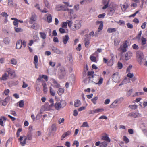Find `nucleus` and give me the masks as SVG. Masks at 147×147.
Segmentation results:
<instances>
[{
    "mask_svg": "<svg viewBox=\"0 0 147 147\" xmlns=\"http://www.w3.org/2000/svg\"><path fill=\"white\" fill-rule=\"evenodd\" d=\"M63 3L65 4L66 5L60 4L57 5L56 7V10L57 11L62 10L65 11H69V9L67 7H72V5H70L69 3L68 2H63Z\"/></svg>",
    "mask_w": 147,
    "mask_h": 147,
    "instance_id": "obj_1",
    "label": "nucleus"
},
{
    "mask_svg": "<svg viewBox=\"0 0 147 147\" xmlns=\"http://www.w3.org/2000/svg\"><path fill=\"white\" fill-rule=\"evenodd\" d=\"M92 78L94 79L93 80L96 82H94L95 84L100 86L102 83L103 80V78L99 75H94L92 76Z\"/></svg>",
    "mask_w": 147,
    "mask_h": 147,
    "instance_id": "obj_2",
    "label": "nucleus"
},
{
    "mask_svg": "<svg viewBox=\"0 0 147 147\" xmlns=\"http://www.w3.org/2000/svg\"><path fill=\"white\" fill-rule=\"evenodd\" d=\"M82 22L80 20H76L71 27V29L73 31H76L79 29L82 26Z\"/></svg>",
    "mask_w": 147,
    "mask_h": 147,
    "instance_id": "obj_3",
    "label": "nucleus"
},
{
    "mask_svg": "<svg viewBox=\"0 0 147 147\" xmlns=\"http://www.w3.org/2000/svg\"><path fill=\"white\" fill-rule=\"evenodd\" d=\"M136 57L139 64H142V60L144 59V55L143 53L140 51H138L136 53Z\"/></svg>",
    "mask_w": 147,
    "mask_h": 147,
    "instance_id": "obj_4",
    "label": "nucleus"
},
{
    "mask_svg": "<svg viewBox=\"0 0 147 147\" xmlns=\"http://www.w3.org/2000/svg\"><path fill=\"white\" fill-rule=\"evenodd\" d=\"M66 102L65 100H61L60 102H56L54 106L57 110H59L62 108L64 107L66 105Z\"/></svg>",
    "mask_w": 147,
    "mask_h": 147,
    "instance_id": "obj_5",
    "label": "nucleus"
},
{
    "mask_svg": "<svg viewBox=\"0 0 147 147\" xmlns=\"http://www.w3.org/2000/svg\"><path fill=\"white\" fill-rule=\"evenodd\" d=\"M26 136L25 135L20 136L18 139V140L20 142V144L22 146H24L26 144Z\"/></svg>",
    "mask_w": 147,
    "mask_h": 147,
    "instance_id": "obj_6",
    "label": "nucleus"
},
{
    "mask_svg": "<svg viewBox=\"0 0 147 147\" xmlns=\"http://www.w3.org/2000/svg\"><path fill=\"white\" fill-rule=\"evenodd\" d=\"M133 56L132 52L130 51H128L125 53L124 56L123 58L125 61H127L130 59Z\"/></svg>",
    "mask_w": 147,
    "mask_h": 147,
    "instance_id": "obj_7",
    "label": "nucleus"
},
{
    "mask_svg": "<svg viewBox=\"0 0 147 147\" xmlns=\"http://www.w3.org/2000/svg\"><path fill=\"white\" fill-rule=\"evenodd\" d=\"M120 76L118 72H116L113 74L112 76V79L113 81L115 82H119Z\"/></svg>",
    "mask_w": 147,
    "mask_h": 147,
    "instance_id": "obj_8",
    "label": "nucleus"
},
{
    "mask_svg": "<svg viewBox=\"0 0 147 147\" xmlns=\"http://www.w3.org/2000/svg\"><path fill=\"white\" fill-rule=\"evenodd\" d=\"M101 139L103 140H105L109 143L111 142V140L108 137V135L106 133H104L103 135L101 136Z\"/></svg>",
    "mask_w": 147,
    "mask_h": 147,
    "instance_id": "obj_9",
    "label": "nucleus"
},
{
    "mask_svg": "<svg viewBox=\"0 0 147 147\" xmlns=\"http://www.w3.org/2000/svg\"><path fill=\"white\" fill-rule=\"evenodd\" d=\"M7 72L12 78H13L15 76V71L14 70H12L10 68H8L7 70Z\"/></svg>",
    "mask_w": 147,
    "mask_h": 147,
    "instance_id": "obj_10",
    "label": "nucleus"
},
{
    "mask_svg": "<svg viewBox=\"0 0 147 147\" xmlns=\"http://www.w3.org/2000/svg\"><path fill=\"white\" fill-rule=\"evenodd\" d=\"M141 115L138 113H131L128 115V116L132 117L134 118H136L140 117Z\"/></svg>",
    "mask_w": 147,
    "mask_h": 147,
    "instance_id": "obj_11",
    "label": "nucleus"
},
{
    "mask_svg": "<svg viewBox=\"0 0 147 147\" xmlns=\"http://www.w3.org/2000/svg\"><path fill=\"white\" fill-rule=\"evenodd\" d=\"M52 50L54 53L57 54H60L63 53V52L61 50L56 47H53L52 48Z\"/></svg>",
    "mask_w": 147,
    "mask_h": 147,
    "instance_id": "obj_12",
    "label": "nucleus"
},
{
    "mask_svg": "<svg viewBox=\"0 0 147 147\" xmlns=\"http://www.w3.org/2000/svg\"><path fill=\"white\" fill-rule=\"evenodd\" d=\"M120 5L123 11H125L129 7L128 4L126 2L125 3L123 4H121Z\"/></svg>",
    "mask_w": 147,
    "mask_h": 147,
    "instance_id": "obj_13",
    "label": "nucleus"
},
{
    "mask_svg": "<svg viewBox=\"0 0 147 147\" xmlns=\"http://www.w3.org/2000/svg\"><path fill=\"white\" fill-rule=\"evenodd\" d=\"M127 46L126 43H124L123 45L121 46L120 48H119V50L120 51H122V52H124L126 51L127 48Z\"/></svg>",
    "mask_w": 147,
    "mask_h": 147,
    "instance_id": "obj_14",
    "label": "nucleus"
},
{
    "mask_svg": "<svg viewBox=\"0 0 147 147\" xmlns=\"http://www.w3.org/2000/svg\"><path fill=\"white\" fill-rule=\"evenodd\" d=\"M22 42L21 40H19L17 42L16 45V48L18 49H20L22 47Z\"/></svg>",
    "mask_w": 147,
    "mask_h": 147,
    "instance_id": "obj_15",
    "label": "nucleus"
},
{
    "mask_svg": "<svg viewBox=\"0 0 147 147\" xmlns=\"http://www.w3.org/2000/svg\"><path fill=\"white\" fill-rule=\"evenodd\" d=\"M38 57L36 55H35L34 57V63L36 69H38Z\"/></svg>",
    "mask_w": 147,
    "mask_h": 147,
    "instance_id": "obj_16",
    "label": "nucleus"
},
{
    "mask_svg": "<svg viewBox=\"0 0 147 147\" xmlns=\"http://www.w3.org/2000/svg\"><path fill=\"white\" fill-rule=\"evenodd\" d=\"M43 86V90L44 93L46 94L48 91V88L45 82H43L42 84Z\"/></svg>",
    "mask_w": 147,
    "mask_h": 147,
    "instance_id": "obj_17",
    "label": "nucleus"
},
{
    "mask_svg": "<svg viewBox=\"0 0 147 147\" xmlns=\"http://www.w3.org/2000/svg\"><path fill=\"white\" fill-rule=\"evenodd\" d=\"M69 39V37L67 35H66L65 36L63 37L62 41L63 44L65 45H66Z\"/></svg>",
    "mask_w": 147,
    "mask_h": 147,
    "instance_id": "obj_18",
    "label": "nucleus"
},
{
    "mask_svg": "<svg viewBox=\"0 0 147 147\" xmlns=\"http://www.w3.org/2000/svg\"><path fill=\"white\" fill-rule=\"evenodd\" d=\"M130 79L129 78H128L127 77H125L123 80V81L119 85H122L124 84H127V82H130Z\"/></svg>",
    "mask_w": 147,
    "mask_h": 147,
    "instance_id": "obj_19",
    "label": "nucleus"
},
{
    "mask_svg": "<svg viewBox=\"0 0 147 147\" xmlns=\"http://www.w3.org/2000/svg\"><path fill=\"white\" fill-rule=\"evenodd\" d=\"M36 15L34 14L32 15L31 17L30 20L29 21V23L30 24H32L33 22L36 21Z\"/></svg>",
    "mask_w": 147,
    "mask_h": 147,
    "instance_id": "obj_20",
    "label": "nucleus"
},
{
    "mask_svg": "<svg viewBox=\"0 0 147 147\" xmlns=\"http://www.w3.org/2000/svg\"><path fill=\"white\" fill-rule=\"evenodd\" d=\"M114 56H113L111 57L110 59L109 60L107 63V65L108 66H111L113 65L114 63Z\"/></svg>",
    "mask_w": 147,
    "mask_h": 147,
    "instance_id": "obj_21",
    "label": "nucleus"
},
{
    "mask_svg": "<svg viewBox=\"0 0 147 147\" xmlns=\"http://www.w3.org/2000/svg\"><path fill=\"white\" fill-rule=\"evenodd\" d=\"M10 99L9 97H7L5 98L3 100L1 101V102L3 106H5L7 103L8 102Z\"/></svg>",
    "mask_w": 147,
    "mask_h": 147,
    "instance_id": "obj_22",
    "label": "nucleus"
},
{
    "mask_svg": "<svg viewBox=\"0 0 147 147\" xmlns=\"http://www.w3.org/2000/svg\"><path fill=\"white\" fill-rule=\"evenodd\" d=\"M8 76V75L5 73L2 75V77L1 78V79L4 81L6 80L7 79Z\"/></svg>",
    "mask_w": 147,
    "mask_h": 147,
    "instance_id": "obj_23",
    "label": "nucleus"
},
{
    "mask_svg": "<svg viewBox=\"0 0 147 147\" xmlns=\"http://www.w3.org/2000/svg\"><path fill=\"white\" fill-rule=\"evenodd\" d=\"M6 118L4 117H2L0 118V125L2 126H4L3 122H5Z\"/></svg>",
    "mask_w": 147,
    "mask_h": 147,
    "instance_id": "obj_24",
    "label": "nucleus"
},
{
    "mask_svg": "<svg viewBox=\"0 0 147 147\" xmlns=\"http://www.w3.org/2000/svg\"><path fill=\"white\" fill-rule=\"evenodd\" d=\"M104 111V109L102 108H97L95 109L94 110V112L95 113H101L103 112Z\"/></svg>",
    "mask_w": 147,
    "mask_h": 147,
    "instance_id": "obj_25",
    "label": "nucleus"
},
{
    "mask_svg": "<svg viewBox=\"0 0 147 147\" xmlns=\"http://www.w3.org/2000/svg\"><path fill=\"white\" fill-rule=\"evenodd\" d=\"M10 63L14 65H16L17 64V61L16 59L15 58H12L10 60Z\"/></svg>",
    "mask_w": 147,
    "mask_h": 147,
    "instance_id": "obj_26",
    "label": "nucleus"
},
{
    "mask_svg": "<svg viewBox=\"0 0 147 147\" xmlns=\"http://www.w3.org/2000/svg\"><path fill=\"white\" fill-rule=\"evenodd\" d=\"M51 81L54 84V86L56 88H59L60 87V85L55 80L52 79H51Z\"/></svg>",
    "mask_w": 147,
    "mask_h": 147,
    "instance_id": "obj_27",
    "label": "nucleus"
},
{
    "mask_svg": "<svg viewBox=\"0 0 147 147\" xmlns=\"http://www.w3.org/2000/svg\"><path fill=\"white\" fill-rule=\"evenodd\" d=\"M108 143L109 142H108L106 141H103L101 143L100 146V147H106L107 146Z\"/></svg>",
    "mask_w": 147,
    "mask_h": 147,
    "instance_id": "obj_28",
    "label": "nucleus"
},
{
    "mask_svg": "<svg viewBox=\"0 0 147 147\" xmlns=\"http://www.w3.org/2000/svg\"><path fill=\"white\" fill-rule=\"evenodd\" d=\"M116 31V29L115 28H110L107 29V32L108 33H111L114 32Z\"/></svg>",
    "mask_w": 147,
    "mask_h": 147,
    "instance_id": "obj_29",
    "label": "nucleus"
},
{
    "mask_svg": "<svg viewBox=\"0 0 147 147\" xmlns=\"http://www.w3.org/2000/svg\"><path fill=\"white\" fill-rule=\"evenodd\" d=\"M70 134L71 132L69 131H68L67 132H65L62 135L61 137V139H63L66 137H67Z\"/></svg>",
    "mask_w": 147,
    "mask_h": 147,
    "instance_id": "obj_30",
    "label": "nucleus"
},
{
    "mask_svg": "<svg viewBox=\"0 0 147 147\" xmlns=\"http://www.w3.org/2000/svg\"><path fill=\"white\" fill-rule=\"evenodd\" d=\"M81 103L80 101L79 100H76L74 102V106L76 107H78L80 105Z\"/></svg>",
    "mask_w": 147,
    "mask_h": 147,
    "instance_id": "obj_31",
    "label": "nucleus"
},
{
    "mask_svg": "<svg viewBox=\"0 0 147 147\" xmlns=\"http://www.w3.org/2000/svg\"><path fill=\"white\" fill-rule=\"evenodd\" d=\"M49 102L50 104L49 105V107L50 108H51L53 106H54V100L52 98H50L49 100Z\"/></svg>",
    "mask_w": 147,
    "mask_h": 147,
    "instance_id": "obj_32",
    "label": "nucleus"
},
{
    "mask_svg": "<svg viewBox=\"0 0 147 147\" xmlns=\"http://www.w3.org/2000/svg\"><path fill=\"white\" fill-rule=\"evenodd\" d=\"M10 41V39L8 38H5L3 40V42L6 45H8Z\"/></svg>",
    "mask_w": 147,
    "mask_h": 147,
    "instance_id": "obj_33",
    "label": "nucleus"
},
{
    "mask_svg": "<svg viewBox=\"0 0 147 147\" xmlns=\"http://www.w3.org/2000/svg\"><path fill=\"white\" fill-rule=\"evenodd\" d=\"M47 20L48 22H51L52 21V16L49 14H48L47 16Z\"/></svg>",
    "mask_w": 147,
    "mask_h": 147,
    "instance_id": "obj_34",
    "label": "nucleus"
},
{
    "mask_svg": "<svg viewBox=\"0 0 147 147\" xmlns=\"http://www.w3.org/2000/svg\"><path fill=\"white\" fill-rule=\"evenodd\" d=\"M57 128L55 124H53L52 125V126L50 128V129L52 131H56V130Z\"/></svg>",
    "mask_w": 147,
    "mask_h": 147,
    "instance_id": "obj_35",
    "label": "nucleus"
},
{
    "mask_svg": "<svg viewBox=\"0 0 147 147\" xmlns=\"http://www.w3.org/2000/svg\"><path fill=\"white\" fill-rule=\"evenodd\" d=\"M39 34L40 37L43 39H45L46 38L47 35L44 32H41Z\"/></svg>",
    "mask_w": 147,
    "mask_h": 147,
    "instance_id": "obj_36",
    "label": "nucleus"
},
{
    "mask_svg": "<svg viewBox=\"0 0 147 147\" xmlns=\"http://www.w3.org/2000/svg\"><path fill=\"white\" fill-rule=\"evenodd\" d=\"M141 44L142 45H144L146 44V39L142 37L141 38Z\"/></svg>",
    "mask_w": 147,
    "mask_h": 147,
    "instance_id": "obj_37",
    "label": "nucleus"
},
{
    "mask_svg": "<svg viewBox=\"0 0 147 147\" xmlns=\"http://www.w3.org/2000/svg\"><path fill=\"white\" fill-rule=\"evenodd\" d=\"M120 42V39L119 38H115L114 40V45H118Z\"/></svg>",
    "mask_w": 147,
    "mask_h": 147,
    "instance_id": "obj_38",
    "label": "nucleus"
},
{
    "mask_svg": "<svg viewBox=\"0 0 147 147\" xmlns=\"http://www.w3.org/2000/svg\"><path fill=\"white\" fill-rule=\"evenodd\" d=\"M90 60L94 62H96V57L94 56L93 55H91L90 57Z\"/></svg>",
    "mask_w": 147,
    "mask_h": 147,
    "instance_id": "obj_39",
    "label": "nucleus"
},
{
    "mask_svg": "<svg viewBox=\"0 0 147 147\" xmlns=\"http://www.w3.org/2000/svg\"><path fill=\"white\" fill-rule=\"evenodd\" d=\"M50 92L51 94L53 96H55V92L53 90L51 87H50Z\"/></svg>",
    "mask_w": 147,
    "mask_h": 147,
    "instance_id": "obj_40",
    "label": "nucleus"
},
{
    "mask_svg": "<svg viewBox=\"0 0 147 147\" xmlns=\"http://www.w3.org/2000/svg\"><path fill=\"white\" fill-rule=\"evenodd\" d=\"M64 92V89L62 88H59V89L58 94L60 95H61Z\"/></svg>",
    "mask_w": 147,
    "mask_h": 147,
    "instance_id": "obj_41",
    "label": "nucleus"
},
{
    "mask_svg": "<svg viewBox=\"0 0 147 147\" xmlns=\"http://www.w3.org/2000/svg\"><path fill=\"white\" fill-rule=\"evenodd\" d=\"M123 139L126 144L128 143L129 142V139L126 136H124L123 137Z\"/></svg>",
    "mask_w": 147,
    "mask_h": 147,
    "instance_id": "obj_42",
    "label": "nucleus"
},
{
    "mask_svg": "<svg viewBox=\"0 0 147 147\" xmlns=\"http://www.w3.org/2000/svg\"><path fill=\"white\" fill-rule=\"evenodd\" d=\"M26 136L28 140H31L32 139V135L31 134H28Z\"/></svg>",
    "mask_w": 147,
    "mask_h": 147,
    "instance_id": "obj_43",
    "label": "nucleus"
},
{
    "mask_svg": "<svg viewBox=\"0 0 147 147\" xmlns=\"http://www.w3.org/2000/svg\"><path fill=\"white\" fill-rule=\"evenodd\" d=\"M115 22L120 25L125 24V22L123 20H120L119 21H115Z\"/></svg>",
    "mask_w": 147,
    "mask_h": 147,
    "instance_id": "obj_44",
    "label": "nucleus"
},
{
    "mask_svg": "<svg viewBox=\"0 0 147 147\" xmlns=\"http://www.w3.org/2000/svg\"><path fill=\"white\" fill-rule=\"evenodd\" d=\"M19 106L20 107H22L24 106V102L23 100H21L18 102Z\"/></svg>",
    "mask_w": 147,
    "mask_h": 147,
    "instance_id": "obj_45",
    "label": "nucleus"
},
{
    "mask_svg": "<svg viewBox=\"0 0 147 147\" xmlns=\"http://www.w3.org/2000/svg\"><path fill=\"white\" fill-rule=\"evenodd\" d=\"M67 22L69 27L71 29V28L72 26V21L71 20H67Z\"/></svg>",
    "mask_w": 147,
    "mask_h": 147,
    "instance_id": "obj_46",
    "label": "nucleus"
},
{
    "mask_svg": "<svg viewBox=\"0 0 147 147\" xmlns=\"http://www.w3.org/2000/svg\"><path fill=\"white\" fill-rule=\"evenodd\" d=\"M19 22V20H18L17 19H15L13 22L14 25L17 27H18Z\"/></svg>",
    "mask_w": 147,
    "mask_h": 147,
    "instance_id": "obj_47",
    "label": "nucleus"
},
{
    "mask_svg": "<svg viewBox=\"0 0 147 147\" xmlns=\"http://www.w3.org/2000/svg\"><path fill=\"white\" fill-rule=\"evenodd\" d=\"M89 127L88 123L87 122H84L83 123L82 125L81 126L82 127Z\"/></svg>",
    "mask_w": 147,
    "mask_h": 147,
    "instance_id": "obj_48",
    "label": "nucleus"
},
{
    "mask_svg": "<svg viewBox=\"0 0 147 147\" xmlns=\"http://www.w3.org/2000/svg\"><path fill=\"white\" fill-rule=\"evenodd\" d=\"M44 3L45 6L48 9H49L50 8V6L47 0H45L44 1Z\"/></svg>",
    "mask_w": 147,
    "mask_h": 147,
    "instance_id": "obj_49",
    "label": "nucleus"
},
{
    "mask_svg": "<svg viewBox=\"0 0 147 147\" xmlns=\"http://www.w3.org/2000/svg\"><path fill=\"white\" fill-rule=\"evenodd\" d=\"M103 23H102L101 24H100L99 25L98 30V32H100V31L103 29Z\"/></svg>",
    "mask_w": 147,
    "mask_h": 147,
    "instance_id": "obj_50",
    "label": "nucleus"
},
{
    "mask_svg": "<svg viewBox=\"0 0 147 147\" xmlns=\"http://www.w3.org/2000/svg\"><path fill=\"white\" fill-rule=\"evenodd\" d=\"M98 99V97H95L92 99L91 100L94 104L95 105L96 104V101Z\"/></svg>",
    "mask_w": 147,
    "mask_h": 147,
    "instance_id": "obj_51",
    "label": "nucleus"
},
{
    "mask_svg": "<svg viewBox=\"0 0 147 147\" xmlns=\"http://www.w3.org/2000/svg\"><path fill=\"white\" fill-rule=\"evenodd\" d=\"M17 27L16 26L14 28L15 31L16 32H19L22 31V30L21 28H17Z\"/></svg>",
    "mask_w": 147,
    "mask_h": 147,
    "instance_id": "obj_52",
    "label": "nucleus"
},
{
    "mask_svg": "<svg viewBox=\"0 0 147 147\" xmlns=\"http://www.w3.org/2000/svg\"><path fill=\"white\" fill-rule=\"evenodd\" d=\"M1 15L2 16L4 17L5 18H7L8 16V15L7 14V13L5 12H2L1 13Z\"/></svg>",
    "mask_w": 147,
    "mask_h": 147,
    "instance_id": "obj_53",
    "label": "nucleus"
},
{
    "mask_svg": "<svg viewBox=\"0 0 147 147\" xmlns=\"http://www.w3.org/2000/svg\"><path fill=\"white\" fill-rule=\"evenodd\" d=\"M67 21L66 22H63L62 26V28H67Z\"/></svg>",
    "mask_w": 147,
    "mask_h": 147,
    "instance_id": "obj_54",
    "label": "nucleus"
},
{
    "mask_svg": "<svg viewBox=\"0 0 147 147\" xmlns=\"http://www.w3.org/2000/svg\"><path fill=\"white\" fill-rule=\"evenodd\" d=\"M38 25L36 24H34L31 26L32 28L36 29L38 28Z\"/></svg>",
    "mask_w": 147,
    "mask_h": 147,
    "instance_id": "obj_55",
    "label": "nucleus"
},
{
    "mask_svg": "<svg viewBox=\"0 0 147 147\" xmlns=\"http://www.w3.org/2000/svg\"><path fill=\"white\" fill-rule=\"evenodd\" d=\"M117 67L118 69H121L123 67L122 64L120 62H118L117 64Z\"/></svg>",
    "mask_w": 147,
    "mask_h": 147,
    "instance_id": "obj_56",
    "label": "nucleus"
},
{
    "mask_svg": "<svg viewBox=\"0 0 147 147\" xmlns=\"http://www.w3.org/2000/svg\"><path fill=\"white\" fill-rule=\"evenodd\" d=\"M128 73L127 74V77L129 78H132L134 76V74L132 73H131L130 72H128Z\"/></svg>",
    "mask_w": 147,
    "mask_h": 147,
    "instance_id": "obj_57",
    "label": "nucleus"
},
{
    "mask_svg": "<svg viewBox=\"0 0 147 147\" xmlns=\"http://www.w3.org/2000/svg\"><path fill=\"white\" fill-rule=\"evenodd\" d=\"M8 5L11 6H13V0H9L8 1Z\"/></svg>",
    "mask_w": 147,
    "mask_h": 147,
    "instance_id": "obj_58",
    "label": "nucleus"
},
{
    "mask_svg": "<svg viewBox=\"0 0 147 147\" xmlns=\"http://www.w3.org/2000/svg\"><path fill=\"white\" fill-rule=\"evenodd\" d=\"M99 119H105L107 120V117L105 115H102L99 118Z\"/></svg>",
    "mask_w": 147,
    "mask_h": 147,
    "instance_id": "obj_59",
    "label": "nucleus"
},
{
    "mask_svg": "<svg viewBox=\"0 0 147 147\" xmlns=\"http://www.w3.org/2000/svg\"><path fill=\"white\" fill-rule=\"evenodd\" d=\"M79 4H76L74 6V9L76 11H78L79 10Z\"/></svg>",
    "mask_w": 147,
    "mask_h": 147,
    "instance_id": "obj_60",
    "label": "nucleus"
},
{
    "mask_svg": "<svg viewBox=\"0 0 147 147\" xmlns=\"http://www.w3.org/2000/svg\"><path fill=\"white\" fill-rule=\"evenodd\" d=\"M34 38L35 40V41H38L39 40V38L38 35H36L34 36Z\"/></svg>",
    "mask_w": 147,
    "mask_h": 147,
    "instance_id": "obj_61",
    "label": "nucleus"
},
{
    "mask_svg": "<svg viewBox=\"0 0 147 147\" xmlns=\"http://www.w3.org/2000/svg\"><path fill=\"white\" fill-rule=\"evenodd\" d=\"M68 60L70 63H72L73 62L72 57L71 55H69L68 57Z\"/></svg>",
    "mask_w": 147,
    "mask_h": 147,
    "instance_id": "obj_62",
    "label": "nucleus"
},
{
    "mask_svg": "<svg viewBox=\"0 0 147 147\" xmlns=\"http://www.w3.org/2000/svg\"><path fill=\"white\" fill-rule=\"evenodd\" d=\"M105 15V13L99 14L98 16V18H103L104 17Z\"/></svg>",
    "mask_w": 147,
    "mask_h": 147,
    "instance_id": "obj_63",
    "label": "nucleus"
},
{
    "mask_svg": "<svg viewBox=\"0 0 147 147\" xmlns=\"http://www.w3.org/2000/svg\"><path fill=\"white\" fill-rule=\"evenodd\" d=\"M132 66L131 65H130L127 67V72H130L131 69H132Z\"/></svg>",
    "mask_w": 147,
    "mask_h": 147,
    "instance_id": "obj_64",
    "label": "nucleus"
}]
</instances>
